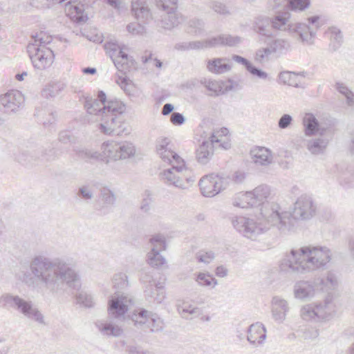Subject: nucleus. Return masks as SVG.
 Instances as JSON below:
<instances>
[{
    "label": "nucleus",
    "instance_id": "f257e3e1",
    "mask_svg": "<svg viewBox=\"0 0 354 354\" xmlns=\"http://www.w3.org/2000/svg\"><path fill=\"white\" fill-rule=\"evenodd\" d=\"M32 274L25 267L16 272V277L29 287L35 288V279L40 281L50 292L60 290L64 283L69 287L79 288L80 278L76 272L61 259L52 260L44 256H37L30 263Z\"/></svg>",
    "mask_w": 354,
    "mask_h": 354
},
{
    "label": "nucleus",
    "instance_id": "f03ea898",
    "mask_svg": "<svg viewBox=\"0 0 354 354\" xmlns=\"http://www.w3.org/2000/svg\"><path fill=\"white\" fill-rule=\"evenodd\" d=\"M84 107L89 122H96L98 131L109 136L128 135L130 130L122 114L126 110L125 104L117 99L106 100V94L100 91L97 98L86 97Z\"/></svg>",
    "mask_w": 354,
    "mask_h": 354
},
{
    "label": "nucleus",
    "instance_id": "7ed1b4c3",
    "mask_svg": "<svg viewBox=\"0 0 354 354\" xmlns=\"http://www.w3.org/2000/svg\"><path fill=\"white\" fill-rule=\"evenodd\" d=\"M280 210L281 207L278 204H267L260 209L258 215L234 216L230 221L233 227L241 236L255 241L272 226H276L282 232L290 228V214L281 212Z\"/></svg>",
    "mask_w": 354,
    "mask_h": 354
},
{
    "label": "nucleus",
    "instance_id": "20e7f679",
    "mask_svg": "<svg viewBox=\"0 0 354 354\" xmlns=\"http://www.w3.org/2000/svg\"><path fill=\"white\" fill-rule=\"evenodd\" d=\"M332 259L331 250L321 245H306L286 252L279 263L286 273L306 274L324 269Z\"/></svg>",
    "mask_w": 354,
    "mask_h": 354
},
{
    "label": "nucleus",
    "instance_id": "39448f33",
    "mask_svg": "<svg viewBox=\"0 0 354 354\" xmlns=\"http://www.w3.org/2000/svg\"><path fill=\"white\" fill-rule=\"evenodd\" d=\"M309 24L292 23L291 14L288 10L279 11L271 17V28L274 30L287 32L297 41L306 45H312L317 30L321 26L319 17L313 16L308 19Z\"/></svg>",
    "mask_w": 354,
    "mask_h": 354
},
{
    "label": "nucleus",
    "instance_id": "423d86ee",
    "mask_svg": "<svg viewBox=\"0 0 354 354\" xmlns=\"http://www.w3.org/2000/svg\"><path fill=\"white\" fill-rule=\"evenodd\" d=\"M335 315V305L329 293L323 301L302 305L299 310L300 317L312 323L326 322Z\"/></svg>",
    "mask_w": 354,
    "mask_h": 354
},
{
    "label": "nucleus",
    "instance_id": "0eeeda50",
    "mask_svg": "<svg viewBox=\"0 0 354 354\" xmlns=\"http://www.w3.org/2000/svg\"><path fill=\"white\" fill-rule=\"evenodd\" d=\"M136 147L129 141L109 140L101 145L100 160L106 164L132 158L136 154Z\"/></svg>",
    "mask_w": 354,
    "mask_h": 354
},
{
    "label": "nucleus",
    "instance_id": "6e6552de",
    "mask_svg": "<svg viewBox=\"0 0 354 354\" xmlns=\"http://www.w3.org/2000/svg\"><path fill=\"white\" fill-rule=\"evenodd\" d=\"M0 306L3 308H13L28 319L40 324H45L44 315L33 306L32 301H26L18 295L3 293L0 296Z\"/></svg>",
    "mask_w": 354,
    "mask_h": 354
},
{
    "label": "nucleus",
    "instance_id": "1a4fd4ad",
    "mask_svg": "<svg viewBox=\"0 0 354 354\" xmlns=\"http://www.w3.org/2000/svg\"><path fill=\"white\" fill-rule=\"evenodd\" d=\"M171 165V168L165 169L160 174V178L166 184L184 189L185 187L183 182L184 179L187 183H192L195 181L192 170L186 167L184 162L181 164Z\"/></svg>",
    "mask_w": 354,
    "mask_h": 354
},
{
    "label": "nucleus",
    "instance_id": "9d476101",
    "mask_svg": "<svg viewBox=\"0 0 354 354\" xmlns=\"http://www.w3.org/2000/svg\"><path fill=\"white\" fill-rule=\"evenodd\" d=\"M317 204L313 198L307 194L301 195L297 198L291 213L286 212L290 214V227H292V219L298 221H308L314 217L317 212ZM281 212H285L280 210Z\"/></svg>",
    "mask_w": 354,
    "mask_h": 354
},
{
    "label": "nucleus",
    "instance_id": "9b49d317",
    "mask_svg": "<svg viewBox=\"0 0 354 354\" xmlns=\"http://www.w3.org/2000/svg\"><path fill=\"white\" fill-rule=\"evenodd\" d=\"M104 48L115 66L124 74L129 71L133 65V60L125 52V46L118 44L116 40L111 39L106 41Z\"/></svg>",
    "mask_w": 354,
    "mask_h": 354
},
{
    "label": "nucleus",
    "instance_id": "f8f14e48",
    "mask_svg": "<svg viewBox=\"0 0 354 354\" xmlns=\"http://www.w3.org/2000/svg\"><path fill=\"white\" fill-rule=\"evenodd\" d=\"M229 180L227 178L214 174L203 176L198 183L201 194L205 197H213L226 189Z\"/></svg>",
    "mask_w": 354,
    "mask_h": 354
},
{
    "label": "nucleus",
    "instance_id": "ddd939ff",
    "mask_svg": "<svg viewBox=\"0 0 354 354\" xmlns=\"http://www.w3.org/2000/svg\"><path fill=\"white\" fill-rule=\"evenodd\" d=\"M28 51L33 64V66L39 71H44L49 68L53 64L55 55L52 48L35 47V46H28Z\"/></svg>",
    "mask_w": 354,
    "mask_h": 354
},
{
    "label": "nucleus",
    "instance_id": "4468645a",
    "mask_svg": "<svg viewBox=\"0 0 354 354\" xmlns=\"http://www.w3.org/2000/svg\"><path fill=\"white\" fill-rule=\"evenodd\" d=\"M131 303V298L124 294L115 292L109 301V315L118 320H124Z\"/></svg>",
    "mask_w": 354,
    "mask_h": 354
},
{
    "label": "nucleus",
    "instance_id": "2eb2a0df",
    "mask_svg": "<svg viewBox=\"0 0 354 354\" xmlns=\"http://www.w3.org/2000/svg\"><path fill=\"white\" fill-rule=\"evenodd\" d=\"M24 97L22 93L12 90L0 95V113L6 115L15 113L23 105Z\"/></svg>",
    "mask_w": 354,
    "mask_h": 354
},
{
    "label": "nucleus",
    "instance_id": "dca6fc26",
    "mask_svg": "<svg viewBox=\"0 0 354 354\" xmlns=\"http://www.w3.org/2000/svg\"><path fill=\"white\" fill-rule=\"evenodd\" d=\"M316 281L314 280H299L292 287V295L295 299L301 301L312 300L318 292Z\"/></svg>",
    "mask_w": 354,
    "mask_h": 354
},
{
    "label": "nucleus",
    "instance_id": "f3484780",
    "mask_svg": "<svg viewBox=\"0 0 354 354\" xmlns=\"http://www.w3.org/2000/svg\"><path fill=\"white\" fill-rule=\"evenodd\" d=\"M156 151L162 161L171 165L181 164L184 162L173 149L169 138H160L156 141Z\"/></svg>",
    "mask_w": 354,
    "mask_h": 354
},
{
    "label": "nucleus",
    "instance_id": "a211bd4d",
    "mask_svg": "<svg viewBox=\"0 0 354 354\" xmlns=\"http://www.w3.org/2000/svg\"><path fill=\"white\" fill-rule=\"evenodd\" d=\"M271 304L272 318L276 322L282 324L286 320L290 310L288 301L280 296H274L272 299Z\"/></svg>",
    "mask_w": 354,
    "mask_h": 354
},
{
    "label": "nucleus",
    "instance_id": "6ab92c4d",
    "mask_svg": "<svg viewBox=\"0 0 354 354\" xmlns=\"http://www.w3.org/2000/svg\"><path fill=\"white\" fill-rule=\"evenodd\" d=\"M331 137L326 132L322 131L319 136L307 141L308 150L314 155H319L325 153Z\"/></svg>",
    "mask_w": 354,
    "mask_h": 354
},
{
    "label": "nucleus",
    "instance_id": "aec40b11",
    "mask_svg": "<svg viewBox=\"0 0 354 354\" xmlns=\"http://www.w3.org/2000/svg\"><path fill=\"white\" fill-rule=\"evenodd\" d=\"M247 332V339L252 345L257 347L263 344L266 339V329L262 323L251 324Z\"/></svg>",
    "mask_w": 354,
    "mask_h": 354
},
{
    "label": "nucleus",
    "instance_id": "412c9836",
    "mask_svg": "<svg viewBox=\"0 0 354 354\" xmlns=\"http://www.w3.org/2000/svg\"><path fill=\"white\" fill-rule=\"evenodd\" d=\"M252 162L257 166H268L273 161L272 151L264 147H254L250 152Z\"/></svg>",
    "mask_w": 354,
    "mask_h": 354
},
{
    "label": "nucleus",
    "instance_id": "4be33fe9",
    "mask_svg": "<svg viewBox=\"0 0 354 354\" xmlns=\"http://www.w3.org/2000/svg\"><path fill=\"white\" fill-rule=\"evenodd\" d=\"M131 12L135 18L142 23H147L152 18L151 10L145 0H132Z\"/></svg>",
    "mask_w": 354,
    "mask_h": 354
},
{
    "label": "nucleus",
    "instance_id": "5701e85b",
    "mask_svg": "<svg viewBox=\"0 0 354 354\" xmlns=\"http://www.w3.org/2000/svg\"><path fill=\"white\" fill-rule=\"evenodd\" d=\"M241 41V37L230 35H221L206 39L207 48H215L219 46H236Z\"/></svg>",
    "mask_w": 354,
    "mask_h": 354
},
{
    "label": "nucleus",
    "instance_id": "b1692460",
    "mask_svg": "<svg viewBox=\"0 0 354 354\" xmlns=\"http://www.w3.org/2000/svg\"><path fill=\"white\" fill-rule=\"evenodd\" d=\"M159 24L165 29H171L180 24V17L176 11V7H171L162 10Z\"/></svg>",
    "mask_w": 354,
    "mask_h": 354
},
{
    "label": "nucleus",
    "instance_id": "393cba45",
    "mask_svg": "<svg viewBox=\"0 0 354 354\" xmlns=\"http://www.w3.org/2000/svg\"><path fill=\"white\" fill-rule=\"evenodd\" d=\"M100 334L106 337H120L123 333V329L113 320H101L95 323Z\"/></svg>",
    "mask_w": 354,
    "mask_h": 354
},
{
    "label": "nucleus",
    "instance_id": "a878e982",
    "mask_svg": "<svg viewBox=\"0 0 354 354\" xmlns=\"http://www.w3.org/2000/svg\"><path fill=\"white\" fill-rule=\"evenodd\" d=\"M318 291L329 292L336 289L339 284L337 274L333 271H328L323 277L315 279Z\"/></svg>",
    "mask_w": 354,
    "mask_h": 354
},
{
    "label": "nucleus",
    "instance_id": "bb28decb",
    "mask_svg": "<svg viewBox=\"0 0 354 354\" xmlns=\"http://www.w3.org/2000/svg\"><path fill=\"white\" fill-rule=\"evenodd\" d=\"M250 192L254 207L261 205V208H262L267 204H274L265 203L270 194V187L266 185H261Z\"/></svg>",
    "mask_w": 354,
    "mask_h": 354
},
{
    "label": "nucleus",
    "instance_id": "cd10ccee",
    "mask_svg": "<svg viewBox=\"0 0 354 354\" xmlns=\"http://www.w3.org/2000/svg\"><path fill=\"white\" fill-rule=\"evenodd\" d=\"M227 58H212L206 62L207 70L214 74H223L231 70V65L227 63Z\"/></svg>",
    "mask_w": 354,
    "mask_h": 354
},
{
    "label": "nucleus",
    "instance_id": "c85d7f7f",
    "mask_svg": "<svg viewBox=\"0 0 354 354\" xmlns=\"http://www.w3.org/2000/svg\"><path fill=\"white\" fill-rule=\"evenodd\" d=\"M179 315L185 319H193L202 315V308L195 306L188 302H183L177 306Z\"/></svg>",
    "mask_w": 354,
    "mask_h": 354
},
{
    "label": "nucleus",
    "instance_id": "c756f323",
    "mask_svg": "<svg viewBox=\"0 0 354 354\" xmlns=\"http://www.w3.org/2000/svg\"><path fill=\"white\" fill-rule=\"evenodd\" d=\"M213 148L214 146L210 140L203 141L196 151L198 162L203 165L207 164L213 156Z\"/></svg>",
    "mask_w": 354,
    "mask_h": 354
},
{
    "label": "nucleus",
    "instance_id": "7c9ffc66",
    "mask_svg": "<svg viewBox=\"0 0 354 354\" xmlns=\"http://www.w3.org/2000/svg\"><path fill=\"white\" fill-rule=\"evenodd\" d=\"M270 25L271 26V17L260 15L254 21L253 30L262 36L270 37L272 34L269 30Z\"/></svg>",
    "mask_w": 354,
    "mask_h": 354
},
{
    "label": "nucleus",
    "instance_id": "2f4dec72",
    "mask_svg": "<svg viewBox=\"0 0 354 354\" xmlns=\"http://www.w3.org/2000/svg\"><path fill=\"white\" fill-rule=\"evenodd\" d=\"M272 54L281 55L290 49V43L288 39L277 38L268 44Z\"/></svg>",
    "mask_w": 354,
    "mask_h": 354
},
{
    "label": "nucleus",
    "instance_id": "473e14b6",
    "mask_svg": "<svg viewBox=\"0 0 354 354\" xmlns=\"http://www.w3.org/2000/svg\"><path fill=\"white\" fill-rule=\"evenodd\" d=\"M152 313V312L145 309H138L133 313L131 319L136 327L145 328Z\"/></svg>",
    "mask_w": 354,
    "mask_h": 354
},
{
    "label": "nucleus",
    "instance_id": "72a5a7b5",
    "mask_svg": "<svg viewBox=\"0 0 354 354\" xmlns=\"http://www.w3.org/2000/svg\"><path fill=\"white\" fill-rule=\"evenodd\" d=\"M302 122L306 136H313L319 131V122L313 113H306L303 118Z\"/></svg>",
    "mask_w": 354,
    "mask_h": 354
},
{
    "label": "nucleus",
    "instance_id": "f704fd0d",
    "mask_svg": "<svg viewBox=\"0 0 354 354\" xmlns=\"http://www.w3.org/2000/svg\"><path fill=\"white\" fill-rule=\"evenodd\" d=\"M229 131L227 128H221L218 131H215L212 133L210 138L212 145L215 143H220L219 146L224 149L230 148L231 144L226 136L228 134Z\"/></svg>",
    "mask_w": 354,
    "mask_h": 354
},
{
    "label": "nucleus",
    "instance_id": "c9c22d12",
    "mask_svg": "<svg viewBox=\"0 0 354 354\" xmlns=\"http://www.w3.org/2000/svg\"><path fill=\"white\" fill-rule=\"evenodd\" d=\"M250 192H239L236 194L232 199V204L235 207L245 209L254 207Z\"/></svg>",
    "mask_w": 354,
    "mask_h": 354
},
{
    "label": "nucleus",
    "instance_id": "e433bc0d",
    "mask_svg": "<svg viewBox=\"0 0 354 354\" xmlns=\"http://www.w3.org/2000/svg\"><path fill=\"white\" fill-rule=\"evenodd\" d=\"M66 10L71 18L77 22L86 21L88 19L82 4L71 5L68 3L66 5Z\"/></svg>",
    "mask_w": 354,
    "mask_h": 354
},
{
    "label": "nucleus",
    "instance_id": "4c0bfd02",
    "mask_svg": "<svg viewBox=\"0 0 354 354\" xmlns=\"http://www.w3.org/2000/svg\"><path fill=\"white\" fill-rule=\"evenodd\" d=\"M174 48L180 51L205 49L207 48L206 39L180 42L175 45Z\"/></svg>",
    "mask_w": 354,
    "mask_h": 354
},
{
    "label": "nucleus",
    "instance_id": "58836bf2",
    "mask_svg": "<svg viewBox=\"0 0 354 354\" xmlns=\"http://www.w3.org/2000/svg\"><path fill=\"white\" fill-rule=\"evenodd\" d=\"M278 79L279 83L294 87H298L300 83L299 74L290 71L281 72L279 74Z\"/></svg>",
    "mask_w": 354,
    "mask_h": 354
},
{
    "label": "nucleus",
    "instance_id": "ea45409f",
    "mask_svg": "<svg viewBox=\"0 0 354 354\" xmlns=\"http://www.w3.org/2000/svg\"><path fill=\"white\" fill-rule=\"evenodd\" d=\"M327 33L330 37V48L333 50H337L343 42V36L341 31L336 27L328 28Z\"/></svg>",
    "mask_w": 354,
    "mask_h": 354
},
{
    "label": "nucleus",
    "instance_id": "a19ab883",
    "mask_svg": "<svg viewBox=\"0 0 354 354\" xmlns=\"http://www.w3.org/2000/svg\"><path fill=\"white\" fill-rule=\"evenodd\" d=\"M34 42L30 44L29 46H35L39 47L40 49L42 48H50L47 46L50 45L53 38L51 35L46 34V32H41L33 37Z\"/></svg>",
    "mask_w": 354,
    "mask_h": 354
},
{
    "label": "nucleus",
    "instance_id": "79ce46f5",
    "mask_svg": "<svg viewBox=\"0 0 354 354\" xmlns=\"http://www.w3.org/2000/svg\"><path fill=\"white\" fill-rule=\"evenodd\" d=\"M195 281L201 286H212L217 285V280L208 273L199 272L195 277Z\"/></svg>",
    "mask_w": 354,
    "mask_h": 354
},
{
    "label": "nucleus",
    "instance_id": "37998d69",
    "mask_svg": "<svg viewBox=\"0 0 354 354\" xmlns=\"http://www.w3.org/2000/svg\"><path fill=\"white\" fill-rule=\"evenodd\" d=\"M147 262L153 268H158L166 264L167 261L158 252H149L147 254Z\"/></svg>",
    "mask_w": 354,
    "mask_h": 354
},
{
    "label": "nucleus",
    "instance_id": "c03bdc74",
    "mask_svg": "<svg viewBox=\"0 0 354 354\" xmlns=\"http://www.w3.org/2000/svg\"><path fill=\"white\" fill-rule=\"evenodd\" d=\"M151 250L150 252H160L166 250V243L164 236L161 234H156L150 239Z\"/></svg>",
    "mask_w": 354,
    "mask_h": 354
},
{
    "label": "nucleus",
    "instance_id": "a18cd8bd",
    "mask_svg": "<svg viewBox=\"0 0 354 354\" xmlns=\"http://www.w3.org/2000/svg\"><path fill=\"white\" fill-rule=\"evenodd\" d=\"M201 84L212 93L209 95H218L222 92V86L220 82L216 80L203 78L201 80Z\"/></svg>",
    "mask_w": 354,
    "mask_h": 354
},
{
    "label": "nucleus",
    "instance_id": "49530a36",
    "mask_svg": "<svg viewBox=\"0 0 354 354\" xmlns=\"http://www.w3.org/2000/svg\"><path fill=\"white\" fill-rule=\"evenodd\" d=\"M337 90L345 96L346 104L349 106H354V93L343 83L337 82L336 84Z\"/></svg>",
    "mask_w": 354,
    "mask_h": 354
},
{
    "label": "nucleus",
    "instance_id": "de8ad7c7",
    "mask_svg": "<svg viewBox=\"0 0 354 354\" xmlns=\"http://www.w3.org/2000/svg\"><path fill=\"white\" fill-rule=\"evenodd\" d=\"M288 8L292 11L302 12L309 8L310 0H287Z\"/></svg>",
    "mask_w": 354,
    "mask_h": 354
},
{
    "label": "nucleus",
    "instance_id": "09e8293b",
    "mask_svg": "<svg viewBox=\"0 0 354 354\" xmlns=\"http://www.w3.org/2000/svg\"><path fill=\"white\" fill-rule=\"evenodd\" d=\"M145 328H149L152 333L161 331L163 329V322L156 314L152 313Z\"/></svg>",
    "mask_w": 354,
    "mask_h": 354
},
{
    "label": "nucleus",
    "instance_id": "8fccbe9b",
    "mask_svg": "<svg viewBox=\"0 0 354 354\" xmlns=\"http://www.w3.org/2000/svg\"><path fill=\"white\" fill-rule=\"evenodd\" d=\"M31 158L34 160H40L41 161H50L54 160V151L52 149L48 151H44L41 149L34 150L30 152Z\"/></svg>",
    "mask_w": 354,
    "mask_h": 354
},
{
    "label": "nucleus",
    "instance_id": "3c124183",
    "mask_svg": "<svg viewBox=\"0 0 354 354\" xmlns=\"http://www.w3.org/2000/svg\"><path fill=\"white\" fill-rule=\"evenodd\" d=\"M272 55L268 46L264 48H260L255 52L254 59L259 64H263L269 60V57Z\"/></svg>",
    "mask_w": 354,
    "mask_h": 354
},
{
    "label": "nucleus",
    "instance_id": "603ef678",
    "mask_svg": "<svg viewBox=\"0 0 354 354\" xmlns=\"http://www.w3.org/2000/svg\"><path fill=\"white\" fill-rule=\"evenodd\" d=\"M113 288L116 290H122L128 286L127 276L125 273L118 272L113 277Z\"/></svg>",
    "mask_w": 354,
    "mask_h": 354
},
{
    "label": "nucleus",
    "instance_id": "864d4df0",
    "mask_svg": "<svg viewBox=\"0 0 354 354\" xmlns=\"http://www.w3.org/2000/svg\"><path fill=\"white\" fill-rule=\"evenodd\" d=\"M77 303L86 308H91L94 305V300L91 295L81 291L76 295Z\"/></svg>",
    "mask_w": 354,
    "mask_h": 354
},
{
    "label": "nucleus",
    "instance_id": "5fc2aeb1",
    "mask_svg": "<svg viewBox=\"0 0 354 354\" xmlns=\"http://www.w3.org/2000/svg\"><path fill=\"white\" fill-rule=\"evenodd\" d=\"M210 8L212 9V10H214V12L220 15L229 16L231 15L230 8L226 4L221 1H212L210 4Z\"/></svg>",
    "mask_w": 354,
    "mask_h": 354
},
{
    "label": "nucleus",
    "instance_id": "6e6d98bb",
    "mask_svg": "<svg viewBox=\"0 0 354 354\" xmlns=\"http://www.w3.org/2000/svg\"><path fill=\"white\" fill-rule=\"evenodd\" d=\"M79 157L86 160H100V152L88 149H82L76 151Z\"/></svg>",
    "mask_w": 354,
    "mask_h": 354
},
{
    "label": "nucleus",
    "instance_id": "4d7b16f0",
    "mask_svg": "<svg viewBox=\"0 0 354 354\" xmlns=\"http://www.w3.org/2000/svg\"><path fill=\"white\" fill-rule=\"evenodd\" d=\"M150 279L151 277L147 274H146L145 277H142V280L143 281H149V284L146 287L145 294L147 299H149V301H152V299L156 296V290H153V288H155L156 286H160V284H156L153 282L151 283Z\"/></svg>",
    "mask_w": 354,
    "mask_h": 354
},
{
    "label": "nucleus",
    "instance_id": "13d9d810",
    "mask_svg": "<svg viewBox=\"0 0 354 354\" xmlns=\"http://www.w3.org/2000/svg\"><path fill=\"white\" fill-rule=\"evenodd\" d=\"M196 258L198 262L204 263L205 264H208L212 262L214 258L215 254L212 251H199L196 255Z\"/></svg>",
    "mask_w": 354,
    "mask_h": 354
},
{
    "label": "nucleus",
    "instance_id": "bf43d9fd",
    "mask_svg": "<svg viewBox=\"0 0 354 354\" xmlns=\"http://www.w3.org/2000/svg\"><path fill=\"white\" fill-rule=\"evenodd\" d=\"M64 0H31L32 6L38 8H48L56 3H61Z\"/></svg>",
    "mask_w": 354,
    "mask_h": 354
},
{
    "label": "nucleus",
    "instance_id": "052dcab7",
    "mask_svg": "<svg viewBox=\"0 0 354 354\" xmlns=\"http://www.w3.org/2000/svg\"><path fill=\"white\" fill-rule=\"evenodd\" d=\"M319 329L314 327L306 328L302 332V337L305 340H315L319 337Z\"/></svg>",
    "mask_w": 354,
    "mask_h": 354
},
{
    "label": "nucleus",
    "instance_id": "680f3d73",
    "mask_svg": "<svg viewBox=\"0 0 354 354\" xmlns=\"http://www.w3.org/2000/svg\"><path fill=\"white\" fill-rule=\"evenodd\" d=\"M127 31L133 35H142L145 32V27L139 23H130L127 26Z\"/></svg>",
    "mask_w": 354,
    "mask_h": 354
},
{
    "label": "nucleus",
    "instance_id": "e2e57ef3",
    "mask_svg": "<svg viewBox=\"0 0 354 354\" xmlns=\"http://www.w3.org/2000/svg\"><path fill=\"white\" fill-rule=\"evenodd\" d=\"M252 75L257 77L261 80H267L268 75L266 72L255 67L252 64L249 65V67L246 69Z\"/></svg>",
    "mask_w": 354,
    "mask_h": 354
},
{
    "label": "nucleus",
    "instance_id": "0e129e2a",
    "mask_svg": "<svg viewBox=\"0 0 354 354\" xmlns=\"http://www.w3.org/2000/svg\"><path fill=\"white\" fill-rule=\"evenodd\" d=\"M101 196L104 203L108 205L114 204L115 196L113 192L108 189H103L101 192Z\"/></svg>",
    "mask_w": 354,
    "mask_h": 354
},
{
    "label": "nucleus",
    "instance_id": "69168bd1",
    "mask_svg": "<svg viewBox=\"0 0 354 354\" xmlns=\"http://www.w3.org/2000/svg\"><path fill=\"white\" fill-rule=\"evenodd\" d=\"M37 115L39 118H40V120L43 122L44 126H48L50 124H53L55 120V118L52 112H48L47 118H44V115H46V113L43 111H37Z\"/></svg>",
    "mask_w": 354,
    "mask_h": 354
},
{
    "label": "nucleus",
    "instance_id": "338daca9",
    "mask_svg": "<svg viewBox=\"0 0 354 354\" xmlns=\"http://www.w3.org/2000/svg\"><path fill=\"white\" fill-rule=\"evenodd\" d=\"M189 27L194 29L195 34H201L204 28V22L201 19H193L189 22Z\"/></svg>",
    "mask_w": 354,
    "mask_h": 354
},
{
    "label": "nucleus",
    "instance_id": "774afa93",
    "mask_svg": "<svg viewBox=\"0 0 354 354\" xmlns=\"http://www.w3.org/2000/svg\"><path fill=\"white\" fill-rule=\"evenodd\" d=\"M153 289L156 290V296L152 299V301L157 304H160L165 297V292L163 288L160 285L156 286Z\"/></svg>",
    "mask_w": 354,
    "mask_h": 354
}]
</instances>
